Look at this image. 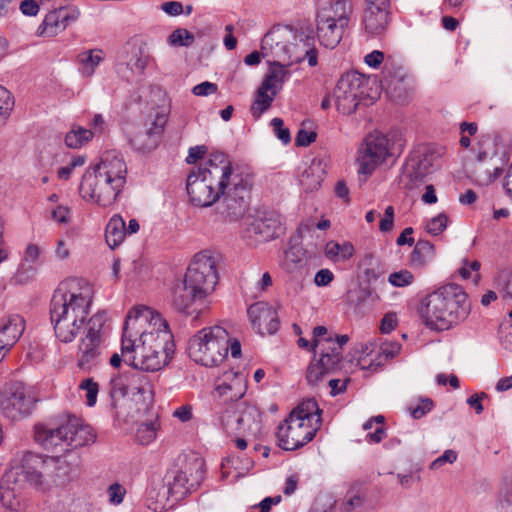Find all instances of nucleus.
<instances>
[{
    "instance_id": "1",
    "label": "nucleus",
    "mask_w": 512,
    "mask_h": 512,
    "mask_svg": "<svg viewBox=\"0 0 512 512\" xmlns=\"http://www.w3.org/2000/svg\"><path fill=\"white\" fill-rule=\"evenodd\" d=\"M173 353V335L166 320L149 307H133L123 326L124 362L135 369L156 372L168 364Z\"/></svg>"
},
{
    "instance_id": "2",
    "label": "nucleus",
    "mask_w": 512,
    "mask_h": 512,
    "mask_svg": "<svg viewBox=\"0 0 512 512\" xmlns=\"http://www.w3.org/2000/svg\"><path fill=\"white\" fill-rule=\"evenodd\" d=\"M94 291L87 282L71 280L61 284L50 301V321L56 338L63 343L76 339L87 329Z\"/></svg>"
},
{
    "instance_id": "3",
    "label": "nucleus",
    "mask_w": 512,
    "mask_h": 512,
    "mask_svg": "<svg viewBox=\"0 0 512 512\" xmlns=\"http://www.w3.org/2000/svg\"><path fill=\"white\" fill-rule=\"evenodd\" d=\"M127 165L116 150L105 151L98 163L83 174L79 193L89 202L101 207L114 204L127 182Z\"/></svg>"
},
{
    "instance_id": "4",
    "label": "nucleus",
    "mask_w": 512,
    "mask_h": 512,
    "mask_svg": "<svg viewBox=\"0 0 512 512\" xmlns=\"http://www.w3.org/2000/svg\"><path fill=\"white\" fill-rule=\"evenodd\" d=\"M233 173L225 153H211L205 163L193 169L187 177L186 190L191 203L199 207L213 205L227 189Z\"/></svg>"
},
{
    "instance_id": "5",
    "label": "nucleus",
    "mask_w": 512,
    "mask_h": 512,
    "mask_svg": "<svg viewBox=\"0 0 512 512\" xmlns=\"http://www.w3.org/2000/svg\"><path fill=\"white\" fill-rule=\"evenodd\" d=\"M469 313L467 294L458 284L443 285L421 300V317L434 330H448L464 321Z\"/></svg>"
},
{
    "instance_id": "6",
    "label": "nucleus",
    "mask_w": 512,
    "mask_h": 512,
    "mask_svg": "<svg viewBox=\"0 0 512 512\" xmlns=\"http://www.w3.org/2000/svg\"><path fill=\"white\" fill-rule=\"evenodd\" d=\"M321 426V410L315 399L303 400L278 426L280 448L293 451L309 443Z\"/></svg>"
},
{
    "instance_id": "7",
    "label": "nucleus",
    "mask_w": 512,
    "mask_h": 512,
    "mask_svg": "<svg viewBox=\"0 0 512 512\" xmlns=\"http://www.w3.org/2000/svg\"><path fill=\"white\" fill-rule=\"evenodd\" d=\"M34 437L37 443L50 452L76 449L95 441L92 428L74 415L65 416L56 424L36 425Z\"/></svg>"
},
{
    "instance_id": "8",
    "label": "nucleus",
    "mask_w": 512,
    "mask_h": 512,
    "mask_svg": "<svg viewBox=\"0 0 512 512\" xmlns=\"http://www.w3.org/2000/svg\"><path fill=\"white\" fill-rule=\"evenodd\" d=\"M229 334L221 326L206 327L188 342L189 357L206 367L219 365L228 355Z\"/></svg>"
},
{
    "instance_id": "9",
    "label": "nucleus",
    "mask_w": 512,
    "mask_h": 512,
    "mask_svg": "<svg viewBox=\"0 0 512 512\" xmlns=\"http://www.w3.org/2000/svg\"><path fill=\"white\" fill-rule=\"evenodd\" d=\"M105 323V312H97L89 318L78 346L77 365L80 369L90 371L100 362Z\"/></svg>"
},
{
    "instance_id": "10",
    "label": "nucleus",
    "mask_w": 512,
    "mask_h": 512,
    "mask_svg": "<svg viewBox=\"0 0 512 512\" xmlns=\"http://www.w3.org/2000/svg\"><path fill=\"white\" fill-rule=\"evenodd\" d=\"M183 280L194 292L206 298L214 290L218 280L215 258L208 251L196 254Z\"/></svg>"
},
{
    "instance_id": "11",
    "label": "nucleus",
    "mask_w": 512,
    "mask_h": 512,
    "mask_svg": "<svg viewBox=\"0 0 512 512\" xmlns=\"http://www.w3.org/2000/svg\"><path fill=\"white\" fill-rule=\"evenodd\" d=\"M252 179L249 175L233 173L223 196L221 214L229 221L241 219L249 205Z\"/></svg>"
},
{
    "instance_id": "12",
    "label": "nucleus",
    "mask_w": 512,
    "mask_h": 512,
    "mask_svg": "<svg viewBox=\"0 0 512 512\" xmlns=\"http://www.w3.org/2000/svg\"><path fill=\"white\" fill-rule=\"evenodd\" d=\"M204 474L205 463L200 458L193 459L184 468H171L165 475L169 495L176 501L183 499L200 484Z\"/></svg>"
},
{
    "instance_id": "13",
    "label": "nucleus",
    "mask_w": 512,
    "mask_h": 512,
    "mask_svg": "<svg viewBox=\"0 0 512 512\" xmlns=\"http://www.w3.org/2000/svg\"><path fill=\"white\" fill-rule=\"evenodd\" d=\"M64 464V460L55 457L27 452L22 459L23 475L27 482L40 488L50 480L56 482Z\"/></svg>"
},
{
    "instance_id": "14",
    "label": "nucleus",
    "mask_w": 512,
    "mask_h": 512,
    "mask_svg": "<svg viewBox=\"0 0 512 512\" xmlns=\"http://www.w3.org/2000/svg\"><path fill=\"white\" fill-rule=\"evenodd\" d=\"M368 79L356 71L348 72L338 80L333 92L337 110L345 115L352 114L365 95Z\"/></svg>"
},
{
    "instance_id": "15",
    "label": "nucleus",
    "mask_w": 512,
    "mask_h": 512,
    "mask_svg": "<svg viewBox=\"0 0 512 512\" xmlns=\"http://www.w3.org/2000/svg\"><path fill=\"white\" fill-rule=\"evenodd\" d=\"M391 149L392 143L386 135L378 131L369 133L359 148L358 172L371 175L379 165L392 155Z\"/></svg>"
},
{
    "instance_id": "16",
    "label": "nucleus",
    "mask_w": 512,
    "mask_h": 512,
    "mask_svg": "<svg viewBox=\"0 0 512 512\" xmlns=\"http://www.w3.org/2000/svg\"><path fill=\"white\" fill-rule=\"evenodd\" d=\"M33 407V397L22 382L9 383L0 392V413L11 421L29 416Z\"/></svg>"
},
{
    "instance_id": "17",
    "label": "nucleus",
    "mask_w": 512,
    "mask_h": 512,
    "mask_svg": "<svg viewBox=\"0 0 512 512\" xmlns=\"http://www.w3.org/2000/svg\"><path fill=\"white\" fill-rule=\"evenodd\" d=\"M281 229V220L278 213L274 211H258L250 222L247 233L257 244L277 238Z\"/></svg>"
},
{
    "instance_id": "18",
    "label": "nucleus",
    "mask_w": 512,
    "mask_h": 512,
    "mask_svg": "<svg viewBox=\"0 0 512 512\" xmlns=\"http://www.w3.org/2000/svg\"><path fill=\"white\" fill-rule=\"evenodd\" d=\"M168 120L166 111L156 112L144 130L136 132L130 138V144L134 149L141 152H149L155 149L160 140L164 127Z\"/></svg>"
},
{
    "instance_id": "19",
    "label": "nucleus",
    "mask_w": 512,
    "mask_h": 512,
    "mask_svg": "<svg viewBox=\"0 0 512 512\" xmlns=\"http://www.w3.org/2000/svg\"><path fill=\"white\" fill-rule=\"evenodd\" d=\"M248 316L253 328L261 335L274 334L280 322L276 310L265 302H257L248 308Z\"/></svg>"
},
{
    "instance_id": "20",
    "label": "nucleus",
    "mask_w": 512,
    "mask_h": 512,
    "mask_svg": "<svg viewBox=\"0 0 512 512\" xmlns=\"http://www.w3.org/2000/svg\"><path fill=\"white\" fill-rule=\"evenodd\" d=\"M76 18L77 16L70 14L64 8L50 11L38 27L37 35L45 37L56 36L63 32Z\"/></svg>"
},
{
    "instance_id": "21",
    "label": "nucleus",
    "mask_w": 512,
    "mask_h": 512,
    "mask_svg": "<svg viewBox=\"0 0 512 512\" xmlns=\"http://www.w3.org/2000/svg\"><path fill=\"white\" fill-rule=\"evenodd\" d=\"M353 14V0H330L319 9L317 16L348 27Z\"/></svg>"
},
{
    "instance_id": "22",
    "label": "nucleus",
    "mask_w": 512,
    "mask_h": 512,
    "mask_svg": "<svg viewBox=\"0 0 512 512\" xmlns=\"http://www.w3.org/2000/svg\"><path fill=\"white\" fill-rule=\"evenodd\" d=\"M25 329L24 319L15 315L0 325V361L19 340Z\"/></svg>"
},
{
    "instance_id": "23",
    "label": "nucleus",
    "mask_w": 512,
    "mask_h": 512,
    "mask_svg": "<svg viewBox=\"0 0 512 512\" xmlns=\"http://www.w3.org/2000/svg\"><path fill=\"white\" fill-rule=\"evenodd\" d=\"M282 267L294 278H304L309 271L307 251L301 245H291L285 252Z\"/></svg>"
},
{
    "instance_id": "24",
    "label": "nucleus",
    "mask_w": 512,
    "mask_h": 512,
    "mask_svg": "<svg viewBox=\"0 0 512 512\" xmlns=\"http://www.w3.org/2000/svg\"><path fill=\"white\" fill-rule=\"evenodd\" d=\"M389 24V9L376 6H366L362 15V25L365 32L371 36L384 33Z\"/></svg>"
},
{
    "instance_id": "25",
    "label": "nucleus",
    "mask_w": 512,
    "mask_h": 512,
    "mask_svg": "<svg viewBox=\"0 0 512 512\" xmlns=\"http://www.w3.org/2000/svg\"><path fill=\"white\" fill-rule=\"evenodd\" d=\"M246 388L244 378L238 373H234L230 383L224 381L215 388L214 397L228 407L230 404L241 402L239 400L246 393Z\"/></svg>"
},
{
    "instance_id": "26",
    "label": "nucleus",
    "mask_w": 512,
    "mask_h": 512,
    "mask_svg": "<svg viewBox=\"0 0 512 512\" xmlns=\"http://www.w3.org/2000/svg\"><path fill=\"white\" fill-rule=\"evenodd\" d=\"M317 37L321 45L326 48H335L343 38L347 26L333 21H328L322 17L316 18Z\"/></svg>"
},
{
    "instance_id": "27",
    "label": "nucleus",
    "mask_w": 512,
    "mask_h": 512,
    "mask_svg": "<svg viewBox=\"0 0 512 512\" xmlns=\"http://www.w3.org/2000/svg\"><path fill=\"white\" fill-rule=\"evenodd\" d=\"M203 299L205 298L200 296L198 292H194L192 288H189L184 280L177 283L172 291V305L176 310L187 314H198L199 309H190L193 303Z\"/></svg>"
},
{
    "instance_id": "28",
    "label": "nucleus",
    "mask_w": 512,
    "mask_h": 512,
    "mask_svg": "<svg viewBox=\"0 0 512 512\" xmlns=\"http://www.w3.org/2000/svg\"><path fill=\"white\" fill-rule=\"evenodd\" d=\"M238 408V422L240 424V434H256L261 428V412L254 405L244 401L236 403Z\"/></svg>"
},
{
    "instance_id": "29",
    "label": "nucleus",
    "mask_w": 512,
    "mask_h": 512,
    "mask_svg": "<svg viewBox=\"0 0 512 512\" xmlns=\"http://www.w3.org/2000/svg\"><path fill=\"white\" fill-rule=\"evenodd\" d=\"M434 160V154L428 149L417 157H411L406 165L407 176L413 182L422 181L431 172Z\"/></svg>"
},
{
    "instance_id": "30",
    "label": "nucleus",
    "mask_w": 512,
    "mask_h": 512,
    "mask_svg": "<svg viewBox=\"0 0 512 512\" xmlns=\"http://www.w3.org/2000/svg\"><path fill=\"white\" fill-rule=\"evenodd\" d=\"M326 171L325 164L321 159H313L299 176V183L306 192L317 190L324 180Z\"/></svg>"
},
{
    "instance_id": "31",
    "label": "nucleus",
    "mask_w": 512,
    "mask_h": 512,
    "mask_svg": "<svg viewBox=\"0 0 512 512\" xmlns=\"http://www.w3.org/2000/svg\"><path fill=\"white\" fill-rule=\"evenodd\" d=\"M290 65L291 63L285 65L280 62H274L261 84L263 89L269 90L273 95H277L282 89L285 80L290 76V72L287 69Z\"/></svg>"
},
{
    "instance_id": "32",
    "label": "nucleus",
    "mask_w": 512,
    "mask_h": 512,
    "mask_svg": "<svg viewBox=\"0 0 512 512\" xmlns=\"http://www.w3.org/2000/svg\"><path fill=\"white\" fill-rule=\"evenodd\" d=\"M104 58L105 53L102 49H90L79 53L77 56L79 72L84 77H91Z\"/></svg>"
},
{
    "instance_id": "33",
    "label": "nucleus",
    "mask_w": 512,
    "mask_h": 512,
    "mask_svg": "<svg viewBox=\"0 0 512 512\" xmlns=\"http://www.w3.org/2000/svg\"><path fill=\"white\" fill-rule=\"evenodd\" d=\"M126 237V225L120 215H114L106 225L105 238L108 246L117 248Z\"/></svg>"
},
{
    "instance_id": "34",
    "label": "nucleus",
    "mask_w": 512,
    "mask_h": 512,
    "mask_svg": "<svg viewBox=\"0 0 512 512\" xmlns=\"http://www.w3.org/2000/svg\"><path fill=\"white\" fill-rule=\"evenodd\" d=\"M94 137L91 129L79 125H72L71 130L65 135V144L72 149H79L90 142Z\"/></svg>"
},
{
    "instance_id": "35",
    "label": "nucleus",
    "mask_w": 512,
    "mask_h": 512,
    "mask_svg": "<svg viewBox=\"0 0 512 512\" xmlns=\"http://www.w3.org/2000/svg\"><path fill=\"white\" fill-rule=\"evenodd\" d=\"M354 254V247L349 242L340 244L335 241H330L325 246V255L333 262L347 261Z\"/></svg>"
},
{
    "instance_id": "36",
    "label": "nucleus",
    "mask_w": 512,
    "mask_h": 512,
    "mask_svg": "<svg viewBox=\"0 0 512 512\" xmlns=\"http://www.w3.org/2000/svg\"><path fill=\"white\" fill-rule=\"evenodd\" d=\"M434 257V245L427 240H418L411 253V262L416 267H423Z\"/></svg>"
},
{
    "instance_id": "37",
    "label": "nucleus",
    "mask_w": 512,
    "mask_h": 512,
    "mask_svg": "<svg viewBox=\"0 0 512 512\" xmlns=\"http://www.w3.org/2000/svg\"><path fill=\"white\" fill-rule=\"evenodd\" d=\"M238 408L236 403L230 404L221 412L220 422L223 429L229 434H240V424L238 422Z\"/></svg>"
},
{
    "instance_id": "38",
    "label": "nucleus",
    "mask_w": 512,
    "mask_h": 512,
    "mask_svg": "<svg viewBox=\"0 0 512 512\" xmlns=\"http://www.w3.org/2000/svg\"><path fill=\"white\" fill-rule=\"evenodd\" d=\"M269 90H264L260 86L256 93V98L251 106V113L254 118L258 119L260 116L270 108L276 95L268 94Z\"/></svg>"
},
{
    "instance_id": "39",
    "label": "nucleus",
    "mask_w": 512,
    "mask_h": 512,
    "mask_svg": "<svg viewBox=\"0 0 512 512\" xmlns=\"http://www.w3.org/2000/svg\"><path fill=\"white\" fill-rule=\"evenodd\" d=\"M387 73V81L388 87L390 90L397 92V90H401V86H403V90H406L408 87V82H410V76L404 71L403 68L399 67L395 69L393 72L386 69Z\"/></svg>"
},
{
    "instance_id": "40",
    "label": "nucleus",
    "mask_w": 512,
    "mask_h": 512,
    "mask_svg": "<svg viewBox=\"0 0 512 512\" xmlns=\"http://www.w3.org/2000/svg\"><path fill=\"white\" fill-rule=\"evenodd\" d=\"M364 505V496L360 492L350 490L340 507V512H362Z\"/></svg>"
},
{
    "instance_id": "41",
    "label": "nucleus",
    "mask_w": 512,
    "mask_h": 512,
    "mask_svg": "<svg viewBox=\"0 0 512 512\" xmlns=\"http://www.w3.org/2000/svg\"><path fill=\"white\" fill-rule=\"evenodd\" d=\"M341 361L340 348H331L327 352H322L317 361L328 373L338 368Z\"/></svg>"
},
{
    "instance_id": "42",
    "label": "nucleus",
    "mask_w": 512,
    "mask_h": 512,
    "mask_svg": "<svg viewBox=\"0 0 512 512\" xmlns=\"http://www.w3.org/2000/svg\"><path fill=\"white\" fill-rule=\"evenodd\" d=\"M401 349V345L396 341L391 342H383L379 347V360L375 363V366H379L381 364L382 358L384 360H388L390 358L395 357ZM374 365V360L371 359L369 366Z\"/></svg>"
},
{
    "instance_id": "43",
    "label": "nucleus",
    "mask_w": 512,
    "mask_h": 512,
    "mask_svg": "<svg viewBox=\"0 0 512 512\" xmlns=\"http://www.w3.org/2000/svg\"><path fill=\"white\" fill-rule=\"evenodd\" d=\"M447 224L448 216L440 213L426 222L425 229L432 236H438L447 228Z\"/></svg>"
},
{
    "instance_id": "44",
    "label": "nucleus",
    "mask_w": 512,
    "mask_h": 512,
    "mask_svg": "<svg viewBox=\"0 0 512 512\" xmlns=\"http://www.w3.org/2000/svg\"><path fill=\"white\" fill-rule=\"evenodd\" d=\"M172 46H190L194 42V35L186 29L174 30L168 38Z\"/></svg>"
},
{
    "instance_id": "45",
    "label": "nucleus",
    "mask_w": 512,
    "mask_h": 512,
    "mask_svg": "<svg viewBox=\"0 0 512 512\" xmlns=\"http://www.w3.org/2000/svg\"><path fill=\"white\" fill-rule=\"evenodd\" d=\"M79 388L85 391L86 404L89 407H93L97 402L99 392L98 384L94 382L93 379L87 378L80 383Z\"/></svg>"
},
{
    "instance_id": "46",
    "label": "nucleus",
    "mask_w": 512,
    "mask_h": 512,
    "mask_svg": "<svg viewBox=\"0 0 512 512\" xmlns=\"http://www.w3.org/2000/svg\"><path fill=\"white\" fill-rule=\"evenodd\" d=\"M156 423L149 422V423H143L141 424L136 433L137 440L142 445H147L151 443L156 438Z\"/></svg>"
},
{
    "instance_id": "47",
    "label": "nucleus",
    "mask_w": 512,
    "mask_h": 512,
    "mask_svg": "<svg viewBox=\"0 0 512 512\" xmlns=\"http://www.w3.org/2000/svg\"><path fill=\"white\" fill-rule=\"evenodd\" d=\"M414 281V275L407 269L393 272L388 277V282L394 287H407Z\"/></svg>"
},
{
    "instance_id": "48",
    "label": "nucleus",
    "mask_w": 512,
    "mask_h": 512,
    "mask_svg": "<svg viewBox=\"0 0 512 512\" xmlns=\"http://www.w3.org/2000/svg\"><path fill=\"white\" fill-rule=\"evenodd\" d=\"M434 406L430 398H420L417 404L410 405L408 410L414 419H420L432 410Z\"/></svg>"
},
{
    "instance_id": "49",
    "label": "nucleus",
    "mask_w": 512,
    "mask_h": 512,
    "mask_svg": "<svg viewBox=\"0 0 512 512\" xmlns=\"http://www.w3.org/2000/svg\"><path fill=\"white\" fill-rule=\"evenodd\" d=\"M14 102L11 93L3 86H0V124L8 117Z\"/></svg>"
},
{
    "instance_id": "50",
    "label": "nucleus",
    "mask_w": 512,
    "mask_h": 512,
    "mask_svg": "<svg viewBox=\"0 0 512 512\" xmlns=\"http://www.w3.org/2000/svg\"><path fill=\"white\" fill-rule=\"evenodd\" d=\"M0 500L2 505L9 509L10 511H18L21 509V502L20 500L15 496V493L13 490L7 488L3 489L0 492Z\"/></svg>"
},
{
    "instance_id": "51",
    "label": "nucleus",
    "mask_w": 512,
    "mask_h": 512,
    "mask_svg": "<svg viewBox=\"0 0 512 512\" xmlns=\"http://www.w3.org/2000/svg\"><path fill=\"white\" fill-rule=\"evenodd\" d=\"M327 373L318 362L311 363L307 369L306 379L310 385L316 386Z\"/></svg>"
},
{
    "instance_id": "52",
    "label": "nucleus",
    "mask_w": 512,
    "mask_h": 512,
    "mask_svg": "<svg viewBox=\"0 0 512 512\" xmlns=\"http://www.w3.org/2000/svg\"><path fill=\"white\" fill-rule=\"evenodd\" d=\"M127 393V389L122 382L120 377H112L109 382V395L112 401H115L116 398L124 397ZM112 405L115 406L114 402Z\"/></svg>"
},
{
    "instance_id": "53",
    "label": "nucleus",
    "mask_w": 512,
    "mask_h": 512,
    "mask_svg": "<svg viewBox=\"0 0 512 512\" xmlns=\"http://www.w3.org/2000/svg\"><path fill=\"white\" fill-rule=\"evenodd\" d=\"M271 126L277 138L281 140L283 144H288L291 141L290 131L288 128L284 127V122L281 118H273L271 120Z\"/></svg>"
},
{
    "instance_id": "54",
    "label": "nucleus",
    "mask_w": 512,
    "mask_h": 512,
    "mask_svg": "<svg viewBox=\"0 0 512 512\" xmlns=\"http://www.w3.org/2000/svg\"><path fill=\"white\" fill-rule=\"evenodd\" d=\"M40 248L36 244H28L23 255V261L29 265L30 268L35 267L39 263Z\"/></svg>"
},
{
    "instance_id": "55",
    "label": "nucleus",
    "mask_w": 512,
    "mask_h": 512,
    "mask_svg": "<svg viewBox=\"0 0 512 512\" xmlns=\"http://www.w3.org/2000/svg\"><path fill=\"white\" fill-rule=\"evenodd\" d=\"M109 502L113 505H119L123 502L126 494L125 488L119 483H113L107 490Z\"/></svg>"
},
{
    "instance_id": "56",
    "label": "nucleus",
    "mask_w": 512,
    "mask_h": 512,
    "mask_svg": "<svg viewBox=\"0 0 512 512\" xmlns=\"http://www.w3.org/2000/svg\"><path fill=\"white\" fill-rule=\"evenodd\" d=\"M218 86L215 83L204 81L193 87L192 92L196 96H208L216 93Z\"/></svg>"
},
{
    "instance_id": "57",
    "label": "nucleus",
    "mask_w": 512,
    "mask_h": 512,
    "mask_svg": "<svg viewBox=\"0 0 512 512\" xmlns=\"http://www.w3.org/2000/svg\"><path fill=\"white\" fill-rule=\"evenodd\" d=\"M317 134L314 131L300 129L297 133L295 144L301 147H307L316 140Z\"/></svg>"
},
{
    "instance_id": "58",
    "label": "nucleus",
    "mask_w": 512,
    "mask_h": 512,
    "mask_svg": "<svg viewBox=\"0 0 512 512\" xmlns=\"http://www.w3.org/2000/svg\"><path fill=\"white\" fill-rule=\"evenodd\" d=\"M394 225V208L387 206L385 209L384 217L381 219L379 229L381 232H389Z\"/></svg>"
},
{
    "instance_id": "59",
    "label": "nucleus",
    "mask_w": 512,
    "mask_h": 512,
    "mask_svg": "<svg viewBox=\"0 0 512 512\" xmlns=\"http://www.w3.org/2000/svg\"><path fill=\"white\" fill-rule=\"evenodd\" d=\"M457 460V453L454 450H446L440 457L431 463V469H438L444 463H454Z\"/></svg>"
},
{
    "instance_id": "60",
    "label": "nucleus",
    "mask_w": 512,
    "mask_h": 512,
    "mask_svg": "<svg viewBox=\"0 0 512 512\" xmlns=\"http://www.w3.org/2000/svg\"><path fill=\"white\" fill-rule=\"evenodd\" d=\"M333 279L334 275L329 269H321L315 274L314 282L317 286L323 287L329 285Z\"/></svg>"
},
{
    "instance_id": "61",
    "label": "nucleus",
    "mask_w": 512,
    "mask_h": 512,
    "mask_svg": "<svg viewBox=\"0 0 512 512\" xmlns=\"http://www.w3.org/2000/svg\"><path fill=\"white\" fill-rule=\"evenodd\" d=\"M161 9L170 16H178L183 13L184 7L178 1H168L161 5Z\"/></svg>"
},
{
    "instance_id": "62",
    "label": "nucleus",
    "mask_w": 512,
    "mask_h": 512,
    "mask_svg": "<svg viewBox=\"0 0 512 512\" xmlns=\"http://www.w3.org/2000/svg\"><path fill=\"white\" fill-rule=\"evenodd\" d=\"M70 210L66 206H57L54 210H52L51 217L58 223H68L69 221Z\"/></svg>"
},
{
    "instance_id": "63",
    "label": "nucleus",
    "mask_w": 512,
    "mask_h": 512,
    "mask_svg": "<svg viewBox=\"0 0 512 512\" xmlns=\"http://www.w3.org/2000/svg\"><path fill=\"white\" fill-rule=\"evenodd\" d=\"M89 125L91 130L94 132V135L96 133H103L106 130V121L103 115L99 113L92 115Z\"/></svg>"
},
{
    "instance_id": "64",
    "label": "nucleus",
    "mask_w": 512,
    "mask_h": 512,
    "mask_svg": "<svg viewBox=\"0 0 512 512\" xmlns=\"http://www.w3.org/2000/svg\"><path fill=\"white\" fill-rule=\"evenodd\" d=\"M397 325V318L395 314L388 313L386 314L380 325V330L382 333H389L391 332Z\"/></svg>"
}]
</instances>
